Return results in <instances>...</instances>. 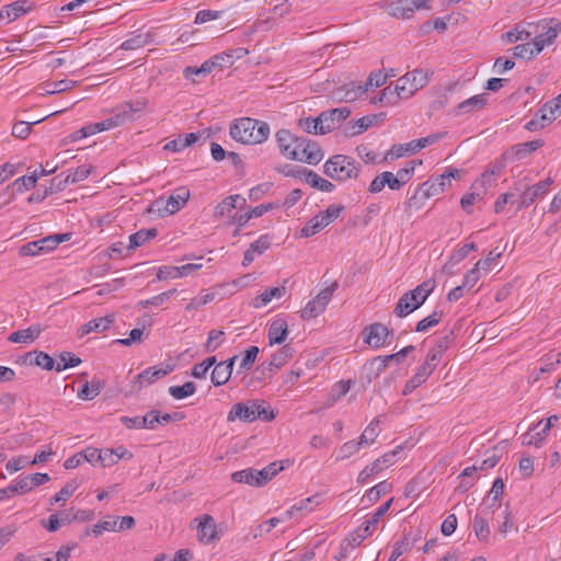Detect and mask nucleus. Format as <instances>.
Wrapping results in <instances>:
<instances>
[{
	"instance_id": "obj_47",
	"label": "nucleus",
	"mask_w": 561,
	"mask_h": 561,
	"mask_svg": "<svg viewBox=\"0 0 561 561\" xmlns=\"http://www.w3.org/2000/svg\"><path fill=\"white\" fill-rule=\"evenodd\" d=\"M472 529L480 541H486L490 536V527L484 517L476 515L472 520Z\"/></svg>"
},
{
	"instance_id": "obj_5",
	"label": "nucleus",
	"mask_w": 561,
	"mask_h": 561,
	"mask_svg": "<svg viewBox=\"0 0 561 561\" xmlns=\"http://www.w3.org/2000/svg\"><path fill=\"white\" fill-rule=\"evenodd\" d=\"M430 73L424 69H414L398 79V89L405 99L411 98L416 91L424 88L428 82Z\"/></svg>"
},
{
	"instance_id": "obj_10",
	"label": "nucleus",
	"mask_w": 561,
	"mask_h": 561,
	"mask_svg": "<svg viewBox=\"0 0 561 561\" xmlns=\"http://www.w3.org/2000/svg\"><path fill=\"white\" fill-rule=\"evenodd\" d=\"M367 91V85L356 82H348L333 91V99L337 102H354L362 98Z\"/></svg>"
},
{
	"instance_id": "obj_44",
	"label": "nucleus",
	"mask_w": 561,
	"mask_h": 561,
	"mask_svg": "<svg viewBox=\"0 0 561 561\" xmlns=\"http://www.w3.org/2000/svg\"><path fill=\"white\" fill-rule=\"evenodd\" d=\"M284 467L278 462H272L262 470L255 469V477L259 478V484H266L273 477H275Z\"/></svg>"
},
{
	"instance_id": "obj_19",
	"label": "nucleus",
	"mask_w": 561,
	"mask_h": 561,
	"mask_svg": "<svg viewBox=\"0 0 561 561\" xmlns=\"http://www.w3.org/2000/svg\"><path fill=\"white\" fill-rule=\"evenodd\" d=\"M489 95L481 93L473 95L458 104L456 111L457 115L469 114L484 108L488 104Z\"/></svg>"
},
{
	"instance_id": "obj_43",
	"label": "nucleus",
	"mask_w": 561,
	"mask_h": 561,
	"mask_svg": "<svg viewBox=\"0 0 561 561\" xmlns=\"http://www.w3.org/2000/svg\"><path fill=\"white\" fill-rule=\"evenodd\" d=\"M299 127H301L308 134L325 135L323 123L319 121V116L316 118L306 117L299 119Z\"/></svg>"
},
{
	"instance_id": "obj_30",
	"label": "nucleus",
	"mask_w": 561,
	"mask_h": 561,
	"mask_svg": "<svg viewBox=\"0 0 561 561\" xmlns=\"http://www.w3.org/2000/svg\"><path fill=\"white\" fill-rule=\"evenodd\" d=\"M432 374L433 373L431 371V369H427L426 367L421 365L417 368L416 373L407 381L403 389V394L408 396L409 393L414 391L417 387L423 385Z\"/></svg>"
},
{
	"instance_id": "obj_4",
	"label": "nucleus",
	"mask_w": 561,
	"mask_h": 561,
	"mask_svg": "<svg viewBox=\"0 0 561 561\" xmlns=\"http://www.w3.org/2000/svg\"><path fill=\"white\" fill-rule=\"evenodd\" d=\"M393 499L388 500L386 503L378 507V510L374 513L371 518L368 519L364 526L358 527L355 531L350 534L348 537L345 539L347 546L355 548L359 546L366 537L371 535L376 528V525L379 523L380 518L390 508Z\"/></svg>"
},
{
	"instance_id": "obj_13",
	"label": "nucleus",
	"mask_w": 561,
	"mask_h": 561,
	"mask_svg": "<svg viewBox=\"0 0 561 561\" xmlns=\"http://www.w3.org/2000/svg\"><path fill=\"white\" fill-rule=\"evenodd\" d=\"M226 57L231 58L232 54H219L214 56L211 59L206 60L199 67H186L183 70V76L185 79L194 80V76H207L209 75L216 65H219V60H224Z\"/></svg>"
},
{
	"instance_id": "obj_20",
	"label": "nucleus",
	"mask_w": 561,
	"mask_h": 561,
	"mask_svg": "<svg viewBox=\"0 0 561 561\" xmlns=\"http://www.w3.org/2000/svg\"><path fill=\"white\" fill-rule=\"evenodd\" d=\"M198 539L202 542L209 543L217 536V526L215 519L210 515H204L198 524Z\"/></svg>"
},
{
	"instance_id": "obj_57",
	"label": "nucleus",
	"mask_w": 561,
	"mask_h": 561,
	"mask_svg": "<svg viewBox=\"0 0 561 561\" xmlns=\"http://www.w3.org/2000/svg\"><path fill=\"white\" fill-rule=\"evenodd\" d=\"M445 136H446V133L440 131V133L431 134V135L420 138V139H414V140H412L413 146H411V148L420 151L427 146L436 144L437 141L443 139Z\"/></svg>"
},
{
	"instance_id": "obj_48",
	"label": "nucleus",
	"mask_w": 561,
	"mask_h": 561,
	"mask_svg": "<svg viewBox=\"0 0 561 561\" xmlns=\"http://www.w3.org/2000/svg\"><path fill=\"white\" fill-rule=\"evenodd\" d=\"M195 391L196 385L193 381H186L182 386H172L169 388V393L176 400L193 396Z\"/></svg>"
},
{
	"instance_id": "obj_29",
	"label": "nucleus",
	"mask_w": 561,
	"mask_h": 561,
	"mask_svg": "<svg viewBox=\"0 0 561 561\" xmlns=\"http://www.w3.org/2000/svg\"><path fill=\"white\" fill-rule=\"evenodd\" d=\"M114 316L112 314L105 316L103 318L92 319L81 327V335H85L91 332H103L114 323Z\"/></svg>"
},
{
	"instance_id": "obj_35",
	"label": "nucleus",
	"mask_w": 561,
	"mask_h": 561,
	"mask_svg": "<svg viewBox=\"0 0 561 561\" xmlns=\"http://www.w3.org/2000/svg\"><path fill=\"white\" fill-rule=\"evenodd\" d=\"M404 99L401 95V90L398 89V83L396 87L388 85L381 92L378 99H375L374 102L381 103L382 105H396L400 100Z\"/></svg>"
},
{
	"instance_id": "obj_49",
	"label": "nucleus",
	"mask_w": 561,
	"mask_h": 561,
	"mask_svg": "<svg viewBox=\"0 0 561 561\" xmlns=\"http://www.w3.org/2000/svg\"><path fill=\"white\" fill-rule=\"evenodd\" d=\"M378 425H379V417H375L364 430L363 434L359 436V440L364 446L371 445L377 436L379 435L378 432Z\"/></svg>"
},
{
	"instance_id": "obj_26",
	"label": "nucleus",
	"mask_w": 561,
	"mask_h": 561,
	"mask_svg": "<svg viewBox=\"0 0 561 561\" xmlns=\"http://www.w3.org/2000/svg\"><path fill=\"white\" fill-rule=\"evenodd\" d=\"M286 294V287H268L262 294L253 298L251 306L254 308L265 307L273 298H282Z\"/></svg>"
},
{
	"instance_id": "obj_8",
	"label": "nucleus",
	"mask_w": 561,
	"mask_h": 561,
	"mask_svg": "<svg viewBox=\"0 0 561 561\" xmlns=\"http://www.w3.org/2000/svg\"><path fill=\"white\" fill-rule=\"evenodd\" d=\"M275 140L279 153L288 160L296 161L298 152L295 150V145L299 141V136L293 134L289 129L282 128L276 131Z\"/></svg>"
},
{
	"instance_id": "obj_32",
	"label": "nucleus",
	"mask_w": 561,
	"mask_h": 561,
	"mask_svg": "<svg viewBox=\"0 0 561 561\" xmlns=\"http://www.w3.org/2000/svg\"><path fill=\"white\" fill-rule=\"evenodd\" d=\"M158 236L157 228L141 229L129 236V250H135L138 247L144 245L149 240L154 239Z\"/></svg>"
},
{
	"instance_id": "obj_27",
	"label": "nucleus",
	"mask_w": 561,
	"mask_h": 561,
	"mask_svg": "<svg viewBox=\"0 0 561 561\" xmlns=\"http://www.w3.org/2000/svg\"><path fill=\"white\" fill-rule=\"evenodd\" d=\"M435 288V282L432 279L424 280L417 285L414 289L407 291L410 296V300L413 304H420V307L425 302L427 297L433 293Z\"/></svg>"
},
{
	"instance_id": "obj_2",
	"label": "nucleus",
	"mask_w": 561,
	"mask_h": 561,
	"mask_svg": "<svg viewBox=\"0 0 561 561\" xmlns=\"http://www.w3.org/2000/svg\"><path fill=\"white\" fill-rule=\"evenodd\" d=\"M261 419L270 422L275 419V413L265 401L248 400L247 402H238L233 404L227 415L228 422L240 420L245 423H252Z\"/></svg>"
},
{
	"instance_id": "obj_18",
	"label": "nucleus",
	"mask_w": 561,
	"mask_h": 561,
	"mask_svg": "<svg viewBox=\"0 0 561 561\" xmlns=\"http://www.w3.org/2000/svg\"><path fill=\"white\" fill-rule=\"evenodd\" d=\"M134 455L124 446H118L112 449H102L101 466L111 467L117 463L121 459H133Z\"/></svg>"
},
{
	"instance_id": "obj_55",
	"label": "nucleus",
	"mask_w": 561,
	"mask_h": 561,
	"mask_svg": "<svg viewBox=\"0 0 561 561\" xmlns=\"http://www.w3.org/2000/svg\"><path fill=\"white\" fill-rule=\"evenodd\" d=\"M344 210L343 205H330L325 210L317 214L318 218H322L324 228L328 227L331 222H333Z\"/></svg>"
},
{
	"instance_id": "obj_46",
	"label": "nucleus",
	"mask_w": 561,
	"mask_h": 561,
	"mask_svg": "<svg viewBox=\"0 0 561 561\" xmlns=\"http://www.w3.org/2000/svg\"><path fill=\"white\" fill-rule=\"evenodd\" d=\"M324 310L325 306H323L316 297L312 300H310L301 310L300 317L302 320H310L321 314Z\"/></svg>"
},
{
	"instance_id": "obj_45",
	"label": "nucleus",
	"mask_w": 561,
	"mask_h": 561,
	"mask_svg": "<svg viewBox=\"0 0 561 561\" xmlns=\"http://www.w3.org/2000/svg\"><path fill=\"white\" fill-rule=\"evenodd\" d=\"M320 495L319 494H314L312 496H309L307 499H304L301 500L300 502L296 503L295 505H293L289 510H287L285 512V516L286 518H288V520L294 516V513L295 512H299V511H311L312 508L309 507L310 504H313V505H319L320 504Z\"/></svg>"
},
{
	"instance_id": "obj_14",
	"label": "nucleus",
	"mask_w": 561,
	"mask_h": 561,
	"mask_svg": "<svg viewBox=\"0 0 561 561\" xmlns=\"http://www.w3.org/2000/svg\"><path fill=\"white\" fill-rule=\"evenodd\" d=\"M173 365H168L167 368L149 367L135 377V385H138L139 389L147 387L167 376L173 370Z\"/></svg>"
},
{
	"instance_id": "obj_31",
	"label": "nucleus",
	"mask_w": 561,
	"mask_h": 561,
	"mask_svg": "<svg viewBox=\"0 0 561 561\" xmlns=\"http://www.w3.org/2000/svg\"><path fill=\"white\" fill-rule=\"evenodd\" d=\"M304 181L307 184H309L311 187L317 188L322 192H327V193H331L335 188V185L332 182L321 178L314 171L309 170V169L306 172V176H305Z\"/></svg>"
},
{
	"instance_id": "obj_7",
	"label": "nucleus",
	"mask_w": 561,
	"mask_h": 561,
	"mask_svg": "<svg viewBox=\"0 0 561 561\" xmlns=\"http://www.w3.org/2000/svg\"><path fill=\"white\" fill-rule=\"evenodd\" d=\"M363 335L365 343H367L370 347L378 350L391 343L393 332L389 330L385 324L375 322L367 325L363 330Z\"/></svg>"
},
{
	"instance_id": "obj_64",
	"label": "nucleus",
	"mask_w": 561,
	"mask_h": 561,
	"mask_svg": "<svg viewBox=\"0 0 561 561\" xmlns=\"http://www.w3.org/2000/svg\"><path fill=\"white\" fill-rule=\"evenodd\" d=\"M260 350L257 346H250L245 352L239 365L240 371L249 370L254 364Z\"/></svg>"
},
{
	"instance_id": "obj_54",
	"label": "nucleus",
	"mask_w": 561,
	"mask_h": 561,
	"mask_svg": "<svg viewBox=\"0 0 561 561\" xmlns=\"http://www.w3.org/2000/svg\"><path fill=\"white\" fill-rule=\"evenodd\" d=\"M364 445L360 443V440H348L345 444H343L340 449L339 454L336 456V460H344L350 458L351 456L355 455Z\"/></svg>"
},
{
	"instance_id": "obj_53",
	"label": "nucleus",
	"mask_w": 561,
	"mask_h": 561,
	"mask_svg": "<svg viewBox=\"0 0 561 561\" xmlns=\"http://www.w3.org/2000/svg\"><path fill=\"white\" fill-rule=\"evenodd\" d=\"M231 377V369L227 370L224 367V364H216L215 368L211 371V382L214 386L219 387L225 385Z\"/></svg>"
},
{
	"instance_id": "obj_56",
	"label": "nucleus",
	"mask_w": 561,
	"mask_h": 561,
	"mask_svg": "<svg viewBox=\"0 0 561 561\" xmlns=\"http://www.w3.org/2000/svg\"><path fill=\"white\" fill-rule=\"evenodd\" d=\"M411 534H405L404 537L396 542L391 556L389 558V561H396L399 557H401L403 553L408 552L413 547V541H410Z\"/></svg>"
},
{
	"instance_id": "obj_28",
	"label": "nucleus",
	"mask_w": 561,
	"mask_h": 561,
	"mask_svg": "<svg viewBox=\"0 0 561 561\" xmlns=\"http://www.w3.org/2000/svg\"><path fill=\"white\" fill-rule=\"evenodd\" d=\"M190 198V191L186 187H179L167 199L170 214L173 215L184 207Z\"/></svg>"
},
{
	"instance_id": "obj_17",
	"label": "nucleus",
	"mask_w": 561,
	"mask_h": 561,
	"mask_svg": "<svg viewBox=\"0 0 561 561\" xmlns=\"http://www.w3.org/2000/svg\"><path fill=\"white\" fill-rule=\"evenodd\" d=\"M288 335V324L284 318L276 317L268 327V344H282Z\"/></svg>"
},
{
	"instance_id": "obj_16",
	"label": "nucleus",
	"mask_w": 561,
	"mask_h": 561,
	"mask_svg": "<svg viewBox=\"0 0 561 561\" xmlns=\"http://www.w3.org/2000/svg\"><path fill=\"white\" fill-rule=\"evenodd\" d=\"M561 31V22H556L550 25L543 33L536 35L533 38L534 51L540 54L546 46L551 45Z\"/></svg>"
},
{
	"instance_id": "obj_36",
	"label": "nucleus",
	"mask_w": 561,
	"mask_h": 561,
	"mask_svg": "<svg viewBox=\"0 0 561 561\" xmlns=\"http://www.w3.org/2000/svg\"><path fill=\"white\" fill-rule=\"evenodd\" d=\"M543 146V141L540 139L518 144L514 147H512V153L513 156L520 160L529 156L531 152L536 151L537 149L541 148Z\"/></svg>"
},
{
	"instance_id": "obj_11",
	"label": "nucleus",
	"mask_w": 561,
	"mask_h": 561,
	"mask_svg": "<svg viewBox=\"0 0 561 561\" xmlns=\"http://www.w3.org/2000/svg\"><path fill=\"white\" fill-rule=\"evenodd\" d=\"M351 115V110L346 106L336 107L330 111H324L319 115V121L323 123L325 133L337 128Z\"/></svg>"
},
{
	"instance_id": "obj_41",
	"label": "nucleus",
	"mask_w": 561,
	"mask_h": 561,
	"mask_svg": "<svg viewBox=\"0 0 561 561\" xmlns=\"http://www.w3.org/2000/svg\"><path fill=\"white\" fill-rule=\"evenodd\" d=\"M102 382L99 379H92L91 382H85L78 391V397L82 400H92L98 397L102 390Z\"/></svg>"
},
{
	"instance_id": "obj_33",
	"label": "nucleus",
	"mask_w": 561,
	"mask_h": 561,
	"mask_svg": "<svg viewBox=\"0 0 561 561\" xmlns=\"http://www.w3.org/2000/svg\"><path fill=\"white\" fill-rule=\"evenodd\" d=\"M152 41L153 38L150 33H138L124 41L121 48L124 50H136L152 43Z\"/></svg>"
},
{
	"instance_id": "obj_24",
	"label": "nucleus",
	"mask_w": 561,
	"mask_h": 561,
	"mask_svg": "<svg viewBox=\"0 0 561 561\" xmlns=\"http://www.w3.org/2000/svg\"><path fill=\"white\" fill-rule=\"evenodd\" d=\"M556 115L549 114L548 105L545 104L536 112L534 118L525 125V128L529 131L539 130L547 124H550L553 119H556Z\"/></svg>"
},
{
	"instance_id": "obj_50",
	"label": "nucleus",
	"mask_w": 561,
	"mask_h": 561,
	"mask_svg": "<svg viewBox=\"0 0 561 561\" xmlns=\"http://www.w3.org/2000/svg\"><path fill=\"white\" fill-rule=\"evenodd\" d=\"M148 101L146 99H138L134 102L124 103L119 110L122 113L126 114V121H130L134 118V113L141 112L146 108Z\"/></svg>"
},
{
	"instance_id": "obj_9",
	"label": "nucleus",
	"mask_w": 561,
	"mask_h": 561,
	"mask_svg": "<svg viewBox=\"0 0 561 561\" xmlns=\"http://www.w3.org/2000/svg\"><path fill=\"white\" fill-rule=\"evenodd\" d=\"M551 184L552 180L547 178L535 185H528L520 195L517 209L528 208L537 198L548 193Z\"/></svg>"
},
{
	"instance_id": "obj_34",
	"label": "nucleus",
	"mask_w": 561,
	"mask_h": 561,
	"mask_svg": "<svg viewBox=\"0 0 561 561\" xmlns=\"http://www.w3.org/2000/svg\"><path fill=\"white\" fill-rule=\"evenodd\" d=\"M294 354V350L290 345L286 344L280 347L273 356L271 362L268 363V370L273 371V369H279L284 366Z\"/></svg>"
},
{
	"instance_id": "obj_60",
	"label": "nucleus",
	"mask_w": 561,
	"mask_h": 561,
	"mask_svg": "<svg viewBox=\"0 0 561 561\" xmlns=\"http://www.w3.org/2000/svg\"><path fill=\"white\" fill-rule=\"evenodd\" d=\"M78 484L72 481L64 485L59 492H57L54 496L50 497L49 504L54 505L58 502H66L77 490Z\"/></svg>"
},
{
	"instance_id": "obj_40",
	"label": "nucleus",
	"mask_w": 561,
	"mask_h": 561,
	"mask_svg": "<svg viewBox=\"0 0 561 561\" xmlns=\"http://www.w3.org/2000/svg\"><path fill=\"white\" fill-rule=\"evenodd\" d=\"M27 357L30 358L31 364H35V365L42 367L43 369L51 370L56 367L55 360L53 359V357L49 356L45 352H42V351L30 352L27 354Z\"/></svg>"
},
{
	"instance_id": "obj_21",
	"label": "nucleus",
	"mask_w": 561,
	"mask_h": 561,
	"mask_svg": "<svg viewBox=\"0 0 561 561\" xmlns=\"http://www.w3.org/2000/svg\"><path fill=\"white\" fill-rule=\"evenodd\" d=\"M247 204V201L241 195H231L226 197L221 203H219L215 207V216L216 217H224L226 215H229L233 209L236 208H243Z\"/></svg>"
},
{
	"instance_id": "obj_12",
	"label": "nucleus",
	"mask_w": 561,
	"mask_h": 561,
	"mask_svg": "<svg viewBox=\"0 0 561 561\" xmlns=\"http://www.w3.org/2000/svg\"><path fill=\"white\" fill-rule=\"evenodd\" d=\"M302 145L305 146V148L301 149L300 153H298V158L296 159V161L305 162L311 165H317L319 162L322 161L324 152L318 142L309 138H306V141H302Z\"/></svg>"
},
{
	"instance_id": "obj_51",
	"label": "nucleus",
	"mask_w": 561,
	"mask_h": 561,
	"mask_svg": "<svg viewBox=\"0 0 561 561\" xmlns=\"http://www.w3.org/2000/svg\"><path fill=\"white\" fill-rule=\"evenodd\" d=\"M322 218H318L317 215H314L300 230V236L304 238H309L318 232H320L322 229H324V224L322 221Z\"/></svg>"
},
{
	"instance_id": "obj_63",
	"label": "nucleus",
	"mask_w": 561,
	"mask_h": 561,
	"mask_svg": "<svg viewBox=\"0 0 561 561\" xmlns=\"http://www.w3.org/2000/svg\"><path fill=\"white\" fill-rule=\"evenodd\" d=\"M214 299H215V293L206 291L199 296L192 298L185 309L187 311L197 310L201 307L211 302Z\"/></svg>"
},
{
	"instance_id": "obj_62",
	"label": "nucleus",
	"mask_w": 561,
	"mask_h": 561,
	"mask_svg": "<svg viewBox=\"0 0 561 561\" xmlns=\"http://www.w3.org/2000/svg\"><path fill=\"white\" fill-rule=\"evenodd\" d=\"M411 146H413L412 141H410L408 144L393 145L391 147V149L388 151V153H387L385 159L390 157V159L393 160V159L401 158V157H403L405 154L417 152V150L416 149H412Z\"/></svg>"
},
{
	"instance_id": "obj_15",
	"label": "nucleus",
	"mask_w": 561,
	"mask_h": 561,
	"mask_svg": "<svg viewBox=\"0 0 561 561\" xmlns=\"http://www.w3.org/2000/svg\"><path fill=\"white\" fill-rule=\"evenodd\" d=\"M37 180L38 175L36 171L30 176H21L9 184L3 191V194H8L10 198H14L16 194H21L24 191L34 188L36 186Z\"/></svg>"
},
{
	"instance_id": "obj_22",
	"label": "nucleus",
	"mask_w": 561,
	"mask_h": 561,
	"mask_svg": "<svg viewBox=\"0 0 561 561\" xmlns=\"http://www.w3.org/2000/svg\"><path fill=\"white\" fill-rule=\"evenodd\" d=\"M28 11H31V7L27 5V1H14L0 10V20L7 19L8 22H12Z\"/></svg>"
},
{
	"instance_id": "obj_39",
	"label": "nucleus",
	"mask_w": 561,
	"mask_h": 561,
	"mask_svg": "<svg viewBox=\"0 0 561 561\" xmlns=\"http://www.w3.org/2000/svg\"><path fill=\"white\" fill-rule=\"evenodd\" d=\"M20 479L22 481V483L20 485L21 489L24 488V491L27 493V492L32 491L34 488L48 482L50 480V477L47 473L37 472V473H32V474L25 476Z\"/></svg>"
},
{
	"instance_id": "obj_61",
	"label": "nucleus",
	"mask_w": 561,
	"mask_h": 561,
	"mask_svg": "<svg viewBox=\"0 0 561 561\" xmlns=\"http://www.w3.org/2000/svg\"><path fill=\"white\" fill-rule=\"evenodd\" d=\"M442 318H443L442 311H434L432 314H430L428 317H426L417 322L415 331L416 332H425L430 328L437 325L440 322Z\"/></svg>"
},
{
	"instance_id": "obj_1",
	"label": "nucleus",
	"mask_w": 561,
	"mask_h": 561,
	"mask_svg": "<svg viewBox=\"0 0 561 561\" xmlns=\"http://www.w3.org/2000/svg\"><path fill=\"white\" fill-rule=\"evenodd\" d=\"M229 133L238 142L259 145L267 140L271 130L266 122L242 117L231 124Z\"/></svg>"
},
{
	"instance_id": "obj_3",
	"label": "nucleus",
	"mask_w": 561,
	"mask_h": 561,
	"mask_svg": "<svg viewBox=\"0 0 561 561\" xmlns=\"http://www.w3.org/2000/svg\"><path fill=\"white\" fill-rule=\"evenodd\" d=\"M323 172L335 181L345 182L359 175V164L350 156L334 154L325 161Z\"/></svg>"
},
{
	"instance_id": "obj_23",
	"label": "nucleus",
	"mask_w": 561,
	"mask_h": 561,
	"mask_svg": "<svg viewBox=\"0 0 561 561\" xmlns=\"http://www.w3.org/2000/svg\"><path fill=\"white\" fill-rule=\"evenodd\" d=\"M42 331L43 329L39 324H33L27 329L12 332L8 340L12 343L30 344L41 335Z\"/></svg>"
},
{
	"instance_id": "obj_58",
	"label": "nucleus",
	"mask_w": 561,
	"mask_h": 561,
	"mask_svg": "<svg viewBox=\"0 0 561 561\" xmlns=\"http://www.w3.org/2000/svg\"><path fill=\"white\" fill-rule=\"evenodd\" d=\"M390 490L391 484L388 481H382L367 491L366 499L369 503H375L380 499L381 495L390 492Z\"/></svg>"
},
{
	"instance_id": "obj_6",
	"label": "nucleus",
	"mask_w": 561,
	"mask_h": 561,
	"mask_svg": "<svg viewBox=\"0 0 561 561\" xmlns=\"http://www.w3.org/2000/svg\"><path fill=\"white\" fill-rule=\"evenodd\" d=\"M430 10L428 0H389L388 13L397 19H410L416 10Z\"/></svg>"
},
{
	"instance_id": "obj_37",
	"label": "nucleus",
	"mask_w": 561,
	"mask_h": 561,
	"mask_svg": "<svg viewBox=\"0 0 561 561\" xmlns=\"http://www.w3.org/2000/svg\"><path fill=\"white\" fill-rule=\"evenodd\" d=\"M71 239V233H57L51 234L45 238H42L38 240V243L41 245L42 253H47L51 250H54L58 244L61 242L68 241Z\"/></svg>"
},
{
	"instance_id": "obj_25",
	"label": "nucleus",
	"mask_w": 561,
	"mask_h": 561,
	"mask_svg": "<svg viewBox=\"0 0 561 561\" xmlns=\"http://www.w3.org/2000/svg\"><path fill=\"white\" fill-rule=\"evenodd\" d=\"M92 170L93 167L90 164H83L76 170H69L67 176L64 180H59L57 187L65 188L68 184L84 181L91 174Z\"/></svg>"
},
{
	"instance_id": "obj_59",
	"label": "nucleus",
	"mask_w": 561,
	"mask_h": 561,
	"mask_svg": "<svg viewBox=\"0 0 561 561\" xmlns=\"http://www.w3.org/2000/svg\"><path fill=\"white\" fill-rule=\"evenodd\" d=\"M288 518H286L285 513L280 517H272L262 524L257 525L254 529V537L262 536L263 534H268L274 527H276L279 523L286 522Z\"/></svg>"
},
{
	"instance_id": "obj_38",
	"label": "nucleus",
	"mask_w": 561,
	"mask_h": 561,
	"mask_svg": "<svg viewBox=\"0 0 561 561\" xmlns=\"http://www.w3.org/2000/svg\"><path fill=\"white\" fill-rule=\"evenodd\" d=\"M408 293H404L398 300L393 313L399 318H404L420 308V304H413Z\"/></svg>"
},
{
	"instance_id": "obj_52",
	"label": "nucleus",
	"mask_w": 561,
	"mask_h": 561,
	"mask_svg": "<svg viewBox=\"0 0 561 561\" xmlns=\"http://www.w3.org/2000/svg\"><path fill=\"white\" fill-rule=\"evenodd\" d=\"M79 364H81V359L73 353L62 352L59 354V362L57 363L55 369L56 371H61L67 368L76 367Z\"/></svg>"
},
{
	"instance_id": "obj_42",
	"label": "nucleus",
	"mask_w": 561,
	"mask_h": 561,
	"mask_svg": "<svg viewBox=\"0 0 561 561\" xmlns=\"http://www.w3.org/2000/svg\"><path fill=\"white\" fill-rule=\"evenodd\" d=\"M231 479L237 483H245L252 486H261L259 484V478L255 477V469L248 468L240 471H236L231 474Z\"/></svg>"
}]
</instances>
